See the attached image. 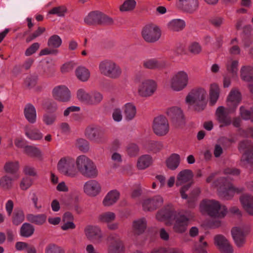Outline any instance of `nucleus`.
Instances as JSON below:
<instances>
[{
    "instance_id": "f257e3e1",
    "label": "nucleus",
    "mask_w": 253,
    "mask_h": 253,
    "mask_svg": "<svg viewBox=\"0 0 253 253\" xmlns=\"http://www.w3.org/2000/svg\"><path fill=\"white\" fill-rule=\"evenodd\" d=\"M76 165L79 171L84 177L95 178L98 175V171L94 162L84 155L78 156Z\"/></svg>"
},
{
    "instance_id": "f03ea898",
    "label": "nucleus",
    "mask_w": 253,
    "mask_h": 253,
    "mask_svg": "<svg viewBox=\"0 0 253 253\" xmlns=\"http://www.w3.org/2000/svg\"><path fill=\"white\" fill-rule=\"evenodd\" d=\"M200 208L211 217H223L227 212L225 206H221L219 202L214 200H203L200 204Z\"/></svg>"
},
{
    "instance_id": "7ed1b4c3",
    "label": "nucleus",
    "mask_w": 253,
    "mask_h": 253,
    "mask_svg": "<svg viewBox=\"0 0 253 253\" xmlns=\"http://www.w3.org/2000/svg\"><path fill=\"white\" fill-rule=\"evenodd\" d=\"M206 91L202 88L192 89L186 96V101L189 103H195L194 110L197 112L203 111L206 106Z\"/></svg>"
},
{
    "instance_id": "20e7f679",
    "label": "nucleus",
    "mask_w": 253,
    "mask_h": 253,
    "mask_svg": "<svg viewBox=\"0 0 253 253\" xmlns=\"http://www.w3.org/2000/svg\"><path fill=\"white\" fill-rule=\"evenodd\" d=\"M57 169L60 173L71 177H74L78 174V171L75 167V161L69 156L63 157L59 160Z\"/></svg>"
},
{
    "instance_id": "39448f33",
    "label": "nucleus",
    "mask_w": 253,
    "mask_h": 253,
    "mask_svg": "<svg viewBox=\"0 0 253 253\" xmlns=\"http://www.w3.org/2000/svg\"><path fill=\"white\" fill-rule=\"evenodd\" d=\"M141 35L145 42L154 43L160 38L161 31L158 26L153 24H149L143 28Z\"/></svg>"
},
{
    "instance_id": "423d86ee",
    "label": "nucleus",
    "mask_w": 253,
    "mask_h": 253,
    "mask_svg": "<svg viewBox=\"0 0 253 253\" xmlns=\"http://www.w3.org/2000/svg\"><path fill=\"white\" fill-rule=\"evenodd\" d=\"M110 21V18L104 13L94 10L89 12L84 18L85 24L89 26L105 25Z\"/></svg>"
},
{
    "instance_id": "0eeeda50",
    "label": "nucleus",
    "mask_w": 253,
    "mask_h": 253,
    "mask_svg": "<svg viewBox=\"0 0 253 253\" xmlns=\"http://www.w3.org/2000/svg\"><path fill=\"white\" fill-rule=\"evenodd\" d=\"M239 150H246L243 154L241 162L242 166L246 164H253V143L248 140H244L241 141L238 146Z\"/></svg>"
},
{
    "instance_id": "6e6552de",
    "label": "nucleus",
    "mask_w": 253,
    "mask_h": 253,
    "mask_svg": "<svg viewBox=\"0 0 253 253\" xmlns=\"http://www.w3.org/2000/svg\"><path fill=\"white\" fill-rule=\"evenodd\" d=\"M83 191L87 196L94 198L100 194L102 191V187L98 181L95 179H89L84 183Z\"/></svg>"
},
{
    "instance_id": "1a4fd4ad",
    "label": "nucleus",
    "mask_w": 253,
    "mask_h": 253,
    "mask_svg": "<svg viewBox=\"0 0 253 253\" xmlns=\"http://www.w3.org/2000/svg\"><path fill=\"white\" fill-rule=\"evenodd\" d=\"M188 79V76L184 71L177 72L171 79V88L177 91L182 90L187 86Z\"/></svg>"
},
{
    "instance_id": "9d476101",
    "label": "nucleus",
    "mask_w": 253,
    "mask_h": 253,
    "mask_svg": "<svg viewBox=\"0 0 253 253\" xmlns=\"http://www.w3.org/2000/svg\"><path fill=\"white\" fill-rule=\"evenodd\" d=\"M153 129L158 136L166 135L169 131V124L167 119L164 116L156 117L153 121Z\"/></svg>"
},
{
    "instance_id": "9b49d317",
    "label": "nucleus",
    "mask_w": 253,
    "mask_h": 253,
    "mask_svg": "<svg viewBox=\"0 0 253 253\" xmlns=\"http://www.w3.org/2000/svg\"><path fill=\"white\" fill-rule=\"evenodd\" d=\"M167 114L175 127H181L185 125V119L180 108L172 107L167 110Z\"/></svg>"
},
{
    "instance_id": "f8f14e48",
    "label": "nucleus",
    "mask_w": 253,
    "mask_h": 253,
    "mask_svg": "<svg viewBox=\"0 0 253 253\" xmlns=\"http://www.w3.org/2000/svg\"><path fill=\"white\" fill-rule=\"evenodd\" d=\"M52 94L55 100L61 102H68L71 97L70 90L64 85L55 86L52 90Z\"/></svg>"
},
{
    "instance_id": "ddd939ff",
    "label": "nucleus",
    "mask_w": 253,
    "mask_h": 253,
    "mask_svg": "<svg viewBox=\"0 0 253 253\" xmlns=\"http://www.w3.org/2000/svg\"><path fill=\"white\" fill-rule=\"evenodd\" d=\"M177 8L189 14L194 13L199 7L198 0H178L176 3Z\"/></svg>"
},
{
    "instance_id": "4468645a",
    "label": "nucleus",
    "mask_w": 253,
    "mask_h": 253,
    "mask_svg": "<svg viewBox=\"0 0 253 253\" xmlns=\"http://www.w3.org/2000/svg\"><path fill=\"white\" fill-rule=\"evenodd\" d=\"M163 202V198L160 195L144 199L142 203L143 209L145 211H154L160 208Z\"/></svg>"
},
{
    "instance_id": "2eb2a0df",
    "label": "nucleus",
    "mask_w": 253,
    "mask_h": 253,
    "mask_svg": "<svg viewBox=\"0 0 253 253\" xmlns=\"http://www.w3.org/2000/svg\"><path fill=\"white\" fill-rule=\"evenodd\" d=\"M84 136L88 140L95 143H100L102 141V133L97 126L93 125L86 127Z\"/></svg>"
},
{
    "instance_id": "dca6fc26",
    "label": "nucleus",
    "mask_w": 253,
    "mask_h": 253,
    "mask_svg": "<svg viewBox=\"0 0 253 253\" xmlns=\"http://www.w3.org/2000/svg\"><path fill=\"white\" fill-rule=\"evenodd\" d=\"M214 244L222 253H233V249L228 240L222 235L218 234L214 237Z\"/></svg>"
},
{
    "instance_id": "f3484780",
    "label": "nucleus",
    "mask_w": 253,
    "mask_h": 253,
    "mask_svg": "<svg viewBox=\"0 0 253 253\" xmlns=\"http://www.w3.org/2000/svg\"><path fill=\"white\" fill-rule=\"evenodd\" d=\"M84 232L86 238L92 242H99L102 238L101 230L96 226H86L84 228Z\"/></svg>"
},
{
    "instance_id": "a211bd4d",
    "label": "nucleus",
    "mask_w": 253,
    "mask_h": 253,
    "mask_svg": "<svg viewBox=\"0 0 253 253\" xmlns=\"http://www.w3.org/2000/svg\"><path fill=\"white\" fill-rule=\"evenodd\" d=\"M157 87L156 83L152 80H146L143 82L138 89V93L143 97L152 95Z\"/></svg>"
},
{
    "instance_id": "6ab92c4d",
    "label": "nucleus",
    "mask_w": 253,
    "mask_h": 253,
    "mask_svg": "<svg viewBox=\"0 0 253 253\" xmlns=\"http://www.w3.org/2000/svg\"><path fill=\"white\" fill-rule=\"evenodd\" d=\"M25 136L32 141H40L43 138V134L41 130L34 126L27 125L24 128Z\"/></svg>"
},
{
    "instance_id": "aec40b11",
    "label": "nucleus",
    "mask_w": 253,
    "mask_h": 253,
    "mask_svg": "<svg viewBox=\"0 0 253 253\" xmlns=\"http://www.w3.org/2000/svg\"><path fill=\"white\" fill-rule=\"evenodd\" d=\"M231 233L237 247H243L246 242V235L243 230L239 227H234L232 228Z\"/></svg>"
},
{
    "instance_id": "412c9836",
    "label": "nucleus",
    "mask_w": 253,
    "mask_h": 253,
    "mask_svg": "<svg viewBox=\"0 0 253 253\" xmlns=\"http://www.w3.org/2000/svg\"><path fill=\"white\" fill-rule=\"evenodd\" d=\"M241 101V94L237 89H232L227 99V104L230 111H234Z\"/></svg>"
},
{
    "instance_id": "4be33fe9",
    "label": "nucleus",
    "mask_w": 253,
    "mask_h": 253,
    "mask_svg": "<svg viewBox=\"0 0 253 253\" xmlns=\"http://www.w3.org/2000/svg\"><path fill=\"white\" fill-rule=\"evenodd\" d=\"M189 219L185 215H180L175 219L173 229L174 232L183 233L187 230Z\"/></svg>"
},
{
    "instance_id": "5701e85b",
    "label": "nucleus",
    "mask_w": 253,
    "mask_h": 253,
    "mask_svg": "<svg viewBox=\"0 0 253 253\" xmlns=\"http://www.w3.org/2000/svg\"><path fill=\"white\" fill-rule=\"evenodd\" d=\"M240 201L245 211L250 215L253 216V197L250 195L244 194L240 197Z\"/></svg>"
},
{
    "instance_id": "b1692460",
    "label": "nucleus",
    "mask_w": 253,
    "mask_h": 253,
    "mask_svg": "<svg viewBox=\"0 0 253 253\" xmlns=\"http://www.w3.org/2000/svg\"><path fill=\"white\" fill-rule=\"evenodd\" d=\"M224 110V107L219 106L216 111L217 120L219 123L221 124L220 127L229 126L231 123V118L228 117Z\"/></svg>"
},
{
    "instance_id": "393cba45",
    "label": "nucleus",
    "mask_w": 253,
    "mask_h": 253,
    "mask_svg": "<svg viewBox=\"0 0 253 253\" xmlns=\"http://www.w3.org/2000/svg\"><path fill=\"white\" fill-rule=\"evenodd\" d=\"M24 116L27 121L31 124H35L37 121V112L34 105L28 103L24 109Z\"/></svg>"
},
{
    "instance_id": "a878e982",
    "label": "nucleus",
    "mask_w": 253,
    "mask_h": 253,
    "mask_svg": "<svg viewBox=\"0 0 253 253\" xmlns=\"http://www.w3.org/2000/svg\"><path fill=\"white\" fill-rule=\"evenodd\" d=\"M225 181V179L223 177H220L217 179L215 182V185L217 186H219L218 188V194L219 195L227 200L230 199L233 197V194L232 189L230 188V186L228 188H222L221 186H219L217 183H223Z\"/></svg>"
},
{
    "instance_id": "bb28decb",
    "label": "nucleus",
    "mask_w": 253,
    "mask_h": 253,
    "mask_svg": "<svg viewBox=\"0 0 253 253\" xmlns=\"http://www.w3.org/2000/svg\"><path fill=\"white\" fill-rule=\"evenodd\" d=\"M193 176L192 171L190 169H184L177 175L176 185L178 186L187 182L192 179Z\"/></svg>"
},
{
    "instance_id": "cd10ccee",
    "label": "nucleus",
    "mask_w": 253,
    "mask_h": 253,
    "mask_svg": "<svg viewBox=\"0 0 253 253\" xmlns=\"http://www.w3.org/2000/svg\"><path fill=\"white\" fill-rule=\"evenodd\" d=\"M27 220L33 224L37 225L44 224L47 220V215L45 213L29 214L27 216Z\"/></svg>"
},
{
    "instance_id": "c85d7f7f",
    "label": "nucleus",
    "mask_w": 253,
    "mask_h": 253,
    "mask_svg": "<svg viewBox=\"0 0 253 253\" xmlns=\"http://www.w3.org/2000/svg\"><path fill=\"white\" fill-rule=\"evenodd\" d=\"M124 243L117 236L112 237V253H125Z\"/></svg>"
},
{
    "instance_id": "c756f323",
    "label": "nucleus",
    "mask_w": 253,
    "mask_h": 253,
    "mask_svg": "<svg viewBox=\"0 0 253 253\" xmlns=\"http://www.w3.org/2000/svg\"><path fill=\"white\" fill-rule=\"evenodd\" d=\"M25 153L30 157L36 158L39 160L43 159V154L41 150L38 147L26 145L25 147Z\"/></svg>"
},
{
    "instance_id": "7c9ffc66",
    "label": "nucleus",
    "mask_w": 253,
    "mask_h": 253,
    "mask_svg": "<svg viewBox=\"0 0 253 253\" xmlns=\"http://www.w3.org/2000/svg\"><path fill=\"white\" fill-rule=\"evenodd\" d=\"M180 156L176 153L172 154L166 160L167 167L171 170H175L179 165Z\"/></svg>"
},
{
    "instance_id": "2f4dec72",
    "label": "nucleus",
    "mask_w": 253,
    "mask_h": 253,
    "mask_svg": "<svg viewBox=\"0 0 253 253\" xmlns=\"http://www.w3.org/2000/svg\"><path fill=\"white\" fill-rule=\"evenodd\" d=\"M99 71L101 75L109 77L111 76V60L104 59L101 61L98 66Z\"/></svg>"
},
{
    "instance_id": "473e14b6",
    "label": "nucleus",
    "mask_w": 253,
    "mask_h": 253,
    "mask_svg": "<svg viewBox=\"0 0 253 253\" xmlns=\"http://www.w3.org/2000/svg\"><path fill=\"white\" fill-rule=\"evenodd\" d=\"M143 66L146 69L155 70L163 68L165 66V64L156 59H150L144 61Z\"/></svg>"
},
{
    "instance_id": "72a5a7b5",
    "label": "nucleus",
    "mask_w": 253,
    "mask_h": 253,
    "mask_svg": "<svg viewBox=\"0 0 253 253\" xmlns=\"http://www.w3.org/2000/svg\"><path fill=\"white\" fill-rule=\"evenodd\" d=\"M75 73L77 78L82 82L87 81L90 75L89 70L83 66H79L76 69Z\"/></svg>"
},
{
    "instance_id": "f704fd0d",
    "label": "nucleus",
    "mask_w": 253,
    "mask_h": 253,
    "mask_svg": "<svg viewBox=\"0 0 253 253\" xmlns=\"http://www.w3.org/2000/svg\"><path fill=\"white\" fill-rule=\"evenodd\" d=\"M152 163V157L149 155H144L138 159L137 167L139 169H144L149 167Z\"/></svg>"
},
{
    "instance_id": "c9c22d12",
    "label": "nucleus",
    "mask_w": 253,
    "mask_h": 253,
    "mask_svg": "<svg viewBox=\"0 0 253 253\" xmlns=\"http://www.w3.org/2000/svg\"><path fill=\"white\" fill-rule=\"evenodd\" d=\"M241 78L244 81H253V68L251 66H243L241 69Z\"/></svg>"
},
{
    "instance_id": "e433bc0d",
    "label": "nucleus",
    "mask_w": 253,
    "mask_h": 253,
    "mask_svg": "<svg viewBox=\"0 0 253 253\" xmlns=\"http://www.w3.org/2000/svg\"><path fill=\"white\" fill-rule=\"evenodd\" d=\"M136 113V107L130 103H126L125 106L124 114L126 119L127 121L132 120Z\"/></svg>"
},
{
    "instance_id": "4c0bfd02",
    "label": "nucleus",
    "mask_w": 253,
    "mask_h": 253,
    "mask_svg": "<svg viewBox=\"0 0 253 253\" xmlns=\"http://www.w3.org/2000/svg\"><path fill=\"white\" fill-rule=\"evenodd\" d=\"M133 227L136 234L140 235L143 233L146 228V222L145 218L139 219L133 221Z\"/></svg>"
},
{
    "instance_id": "58836bf2",
    "label": "nucleus",
    "mask_w": 253,
    "mask_h": 253,
    "mask_svg": "<svg viewBox=\"0 0 253 253\" xmlns=\"http://www.w3.org/2000/svg\"><path fill=\"white\" fill-rule=\"evenodd\" d=\"M19 177V174H15L13 175V177H11L7 175L4 176L0 179V185H1L5 189H10L12 186L13 181L18 179Z\"/></svg>"
},
{
    "instance_id": "ea45409f",
    "label": "nucleus",
    "mask_w": 253,
    "mask_h": 253,
    "mask_svg": "<svg viewBox=\"0 0 253 253\" xmlns=\"http://www.w3.org/2000/svg\"><path fill=\"white\" fill-rule=\"evenodd\" d=\"M173 214V211L169 208H165L158 211L156 217L159 220L163 221L170 219Z\"/></svg>"
},
{
    "instance_id": "a19ab883",
    "label": "nucleus",
    "mask_w": 253,
    "mask_h": 253,
    "mask_svg": "<svg viewBox=\"0 0 253 253\" xmlns=\"http://www.w3.org/2000/svg\"><path fill=\"white\" fill-rule=\"evenodd\" d=\"M185 27L184 20L181 19H174L168 24L169 29L173 31H179L183 30Z\"/></svg>"
},
{
    "instance_id": "79ce46f5",
    "label": "nucleus",
    "mask_w": 253,
    "mask_h": 253,
    "mask_svg": "<svg viewBox=\"0 0 253 253\" xmlns=\"http://www.w3.org/2000/svg\"><path fill=\"white\" fill-rule=\"evenodd\" d=\"M103 95L98 91H93L90 92L88 104L90 105H97L103 100Z\"/></svg>"
},
{
    "instance_id": "37998d69",
    "label": "nucleus",
    "mask_w": 253,
    "mask_h": 253,
    "mask_svg": "<svg viewBox=\"0 0 253 253\" xmlns=\"http://www.w3.org/2000/svg\"><path fill=\"white\" fill-rule=\"evenodd\" d=\"M19 168V165L18 161L8 162L6 163L4 166V169L5 172L9 173L19 174L17 171Z\"/></svg>"
},
{
    "instance_id": "c03bdc74",
    "label": "nucleus",
    "mask_w": 253,
    "mask_h": 253,
    "mask_svg": "<svg viewBox=\"0 0 253 253\" xmlns=\"http://www.w3.org/2000/svg\"><path fill=\"white\" fill-rule=\"evenodd\" d=\"M219 95V88L216 84H211L210 90V102L213 105L217 100Z\"/></svg>"
},
{
    "instance_id": "a18cd8bd",
    "label": "nucleus",
    "mask_w": 253,
    "mask_h": 253,
    "mask_svg": "<svg viewBox=\"0 0 253 253\" xmlns=\"http://www.w3.org/2000/svg\"><path fill=\"white\" fill-rule=\"evenodd\" d=\"M34 226L28 223H24L20 229V234L22 237H29L34 232Z\"/></svg>"
},
{
    "instance_id": "49530a36",
    "label": "nucleus",
    "mask_w": 253,
    "mask_h": 253,
    "mask_svg": "<svg viewBox=\"0 0 253 253\" xmlns=\"http://www.w3.org/2000/svg\"><path fill=\"white\" fill-rule=\"evenodd\" d=\"M75 145L79 150L83 152H87L89 149V142L84 138H78L75 142Z\"/></svg>"
},
{
    "instance_id": "de8ad7c7",
    "label": "nucleus",
    "mask_w": 253,
    "mask_h": 253,
    "mask_svg": "<svg viewBox=\"0 0 253 253\" xmlns=\"http://www.w3.org/2000/svg\"><path fill=\"white\" fill-rule=\"evenodd\" d=\"M45 253H65V250L62 246L51 243L46 246Z\"/></svg>"
},
{
    "instance_id": "09e8293b",
    "label": "nucleus",
    "mask_w": 253,
    "mask_h": 253,
    "mask_svg": "<svg viewBox=\"0 0 253 253\" xmlns=\"http://www.w3.org/2000/svg\"><path fill=\"white\" fill-rule=\"evenodd\" d=\"M90 94L86 91L85 89L80 88L77 91V97L80 101L88 105Z\"/></svg>"
},
{
    "instance_id": "8fccbe9b",
    "label": "nucleus",
    "mask_w": 253,
    "mask_h": 253,
    "mask_svg": "<svg viewBox=\"0 0 253 253\" xmlns=\"http://www.w3.org/2000/svg\"><path fill=\"white\" fill-rule=\"evenodd\" d=\"M136 5V2L135 0H126L120 6L121 11H132Z\"/></svg>"
},
{
    "instance_id": "3c124183",
    "label": "nucleus",
    "mask_w": 253,
    "mask_h": 253,
    "mask_svg": "<svg viewBox=\"0 0 253 253\" xmlns=\"http://www.w3.org/2000/svg\"><path fill=\"white\" fill-rule=\"evenodd\" d=\"M24 218L25 216L22 210H15L13 214L12 222L14 224L18 225L24 221Z\"/></svg>"
},
{
    "instance_id": "603ef678",
    "label": "nucleus",
    "mask_w": 253,
    "mask_h": 253,
    "mask_svg": "<svg viewBox=\"0 0 253 253\" xmlns=\"http://www.w3.org/2000/svg\"><path fill=\"white\" fill-rule=\"evenodd\" d=\"M67 9L64 5L54 7L48 11L49 14L56 15L58 17H64L67 12Z\"/></svg>"
},
{
    "instance_id": "864d4df0",
    "label": "nucleus",
    "mask_w": 253,
    "mask_h": 253,
    "mask_svg": "<svg viewBox=\"0 0 253 253\" xmlns=\"http://www.w3.org/2000/svg\"><path fill=\"white\" fill-rule=\"evenodd\" d=\"M62 43V40L60 37L58 35H53L51 36L47 42V45L48 46L53 48L59 47Z\"/></svg>"
},
{
    "instance_id": "5fc2aeb1",
    "label": "nucleus",
    "mask_w": 253,
    "mask_h": 253,
    "mask_svg": "<svg viewBox=\"0 0 253 253\" xmlns=\"http://www.w3.org/2000/svg\"><path fill=\"white\" fill-rule=\"evenodd\" d=\"M56 119L55 114L50 113H46L43 115L42 120L46 126L52 125Z\"/></svg>"
},
{
    "instance_id": "6e6d98bb",
    "label": "nucleus",
    "mask_w": 253,
    "mask_h": 253,
    "mask_svg": "<svg viewBox=\"0 0 253 253\" xmlns=\"http://www.w3.org/2000/svg\"><path fill=\"white\" fill-rule=\"evenodd\" d=\"M163 147V143L161 142L150 141L148 144V148L150 151L153 153H157L160 151Z\"/></svg>"
},
{
    "instance_id": "4d7b16f0",
    "label": "nucleus",
    "mask_w": 253,
    "mask_h": 253,
    "mask_svg": "<svg viewBox=\"0 0 253 253\" xmlns=\"http://www.w3.org/2000/svg\"><path fill=\"white\" fill-rule=\"evenodd\" d=\"M126 151L130 157H135L138 154L139 149L136 144L131 143L127 146Z\"/></svg>"
},
{
    "instance_id": "13d9d810",
    "label": "nucleus",
    "mask_w": 253,
    "mask_h": 253,
    "mask_svg": "<svg viewBox=\"0 0 253 253\" xmlns=\"http://www.w3.org/2000/svg\"><path fill=\"white\" fill-rule=\"evenodd\" d=\"M238 61L234 60L231 62L230 65H226V69L227 71L232 74V76H234L237 74L238 71Z\"/></svg>"
},
{
    "instance_id": "bf43d9fd",
    "label": "nucleus",
    "mask_w": 253,
    "mask_h": 253,
    "mask_svg": "<svg viewBox=\"0 0 253 253\" xmlns=\"http://www.w3.org/2000/svg\"><path fill=\"white\" fill-rule=\"evenodd\" d=\"M99 220L100 222L107 224L109 228H110L111 212L109 211L101 213L99 216Z\"/></svg>"
},
{
    "instance_id": "052dcab7",
    "label": "nucleus",
    "mask_w": 253,
    "mask_h": 253,
    "mask_svg": "<svg viewBox=\"0 0 253 253\" xmlns=\"http://www.w3.org/2000/svg\"><path fill=\"white\" fill-rule=\"evenodd\" d=\"M122 74V70L116 63H112V78H119Z\"/></svg>"
},
{
    "instance_id": "680f3d73",
    "label": "nucleus",
    "mask_w": 253,
    "mask_h": 253,
    "mask_svg": "<svg viewBox=\"0 0 253 253\" xmlns=\"http://www.w3.org/2000/svg\"><path fill=\"white\" fill-rule=\"evenodd\" d=\"M40 44L38 42H35L33 43L29 48L25 51V54L26 56H30L34 54L39 48Z\"/></svg>"
},
{
    "instance_id": "e2e57ef3",
    "label": "nucleus",
    "mask_w": 253,
    "mask_h": 253,
    "mask_svg": "<svg viewBox=\"0 0 253 253\" xmlns=\"http://www.w3.org/2000/svg\"><path fill=\"white\" fill-rule=\"evenodd\" d=\"M32 184V180L28 177L22 179L20 184V187L22 190H26L28 189Z\"/></svg>"
},
{
    "instance_id": "0e129e2a",
    "label": "nucleus",
    "mask_w": 253,
    "mask_h": 253,
    "mask_svg": "<svg viewBox=\"0 0 253 253\" xmlns=\"http://www.w3.org/2000/svg\"><path fill=\"white\" fill-rule=\"evenodd\" d=\"M37 77L33 76H28L25 81L24 84L26 86L31 88L35 85L37 82Z\"/></svg>"
},
{
    "instance_id": "69168bd1",
    "label": "nucleus",
    "mask_w": 253,
    "mask_h": 253,
    "mask_svg": "<svg viewBox=\"0 0 253 253\" xmlns=\"http://www.w3.org/2000/svg\"><path fill=\"white\" fill-rule=\"evenodd\" d=\"M112 160L116 162L113 166L112 165V167L116 168L122 162V156L119 153L115 152L112 155Z\"/></svg>"
},
{
    "instance_id": "338daca9",
    "label": "nucleus",
    "mask_w": 253,
    "mask_h": 253,
    "mask_svg": "<svg viewBox=\"0 0 253 253\" xmlns=\"http://www.w3.org/2000/svg\"><path fill=\"white\" fill-rule=\"evenodd\" d=\"M31 201L33 204L35 209L38 211H41L42 206L39 203V198L36 193H33L31 197Z\"/></svg>"
},
{
    "instance_id": "774afa93",
    "label": "nucleus",
    "mask_w": 253,
    "mask_h": 253,
    "mask_svg": "<svg viewBox=\"0 0 253 253\" xmlns=\"http://www.w3.org/2000/svg\"><path fill=\"white\" fill-rule=\"evenodd\" d=\"M23 172L26 175L32 176H35L37 175V171L35 168L30 166H25Z\"/></svg>"
}]
</instances>
